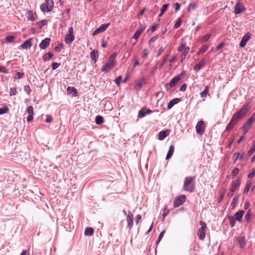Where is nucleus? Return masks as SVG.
Here are the masks:
<instances>
[{
    "instance_id": "nucleus-2",
    "label": "nucleus",
    "mask_w": 255,
    "mask_h": 255,
    "mask_svg": "<svg viewBox=\"0 0 255 255\" xmlns=\"http://www.w3.org/2000/svg\"><path fill=\"white\" fill-rule=\"evenodd\" d=\"M195 188V177L192 176L186 177L184 180L183 189L185 191L192 192Z\"/></svg>"
},
{
    "instance_id": "nucleus-8",
    "label": "nucleus",
    "mask_w": 255,
    "mask_h": 255,
    "mask_svg": "<svg viewBox=\"0 0 255 255\" xmlns=\"http://www.w3.org/2000/svg\"><path fill=\"white\" fill-rule=\"evenodd\" d=\"M186 200V196L184 195L180 196L176 198L174 201V206L175 208L178 207L182 205Z\"/></svg>"
},
{
    "instance_id": "nucleus-45",
    "label": "nucleus",
    "mask_w": 255,
    "mask_h": 255,
    "mask_svg": "<svg viewBox=\"0 0 255 255\" xmlns=\"http://www.w3.org/2000/svg\"><path fill=\"white\" fill-rule=\"evenodd\" d=\"M181 19L180 18H178V19L177 20V21L176 22L174 25V28L175 29L178 28L181 25Z\"/></svg>"
},
{
    "instance_id": "nucleus-56",
    "label": "nucleus",
    "mask_w": 255,
    "mask_h": 255,
    "mask_svg": "<svg viewBox=\"0 0 255 255\" xmlns=\"http://www.w3.org/2000/svg\"><path fill=\"white\" fill-rule=\"evenodd\" d=\"M122 77L121 76H120L117 79H115L114 80L115 83L118 85V86L120 85L121 81L122 80Z\"/></svg>"
},
{
    "instance_id": "nucleus-37",
    "label": "nucleus",
    "mask_w": 255,
    "mask_h": 255,
    "mask_svg": "<svg viewBox=\"0 0 255 255\" xmlns=\"http://www.w3.org/2000/svg\"><path fill=\"white\" fill-rule=\"evenodd\" d=\"M145 108H143L139 111L138 117L139 118H142L144 117L145 116Z\"/></svg>"
},
{
    "instance_id": "nucleus-46",
    "label": "nucleus",
    "mask_w": 255,
    "mask_h": 255,
    "mask_svg": "<svg viewBox=\"0 0 255 255\" xmlns=\"http://www.w3.org/2000/svg\"><path fill=\"white\" fill-rule=\"evenodd\" d=\"M8 111V108L7 107L0 108V115L7 113Z\"/></svg>"
},
{
    "instance_id": "nucleus-63",
    "label": "nucleus",
    "mask_w": 255,
    "mask_h": 255,
    "mask_svg": "<svg viewBox=\"0 0 255 255\" xmlns=\"http://www.w3.org/2000/svg\"><path fill=\"white\" fill-rule=\"evenodd\" d=\"M186 89V84H184L183 85H182L180 87V91L183 92V91H185Z\"/></svg>"
},
{
    "instance_id": "nucleus-16",
    "label": "nucleus",
    "mask_w": 255,
    "mask_h": 255,
    "mask_svg": "<svg viewBox=\"0 0 255 255\" xmlns=\"http://www.w3.org/2000/svg\"><path fill=\"white\" fill-rule=\"evenodd\" d=\"M145 26L142 25H141L140 27H138L137 29L134 34L133 38H134L135 39H137L140 36V34L145 29Z\"/></svg>"
},
{
    "instance_id": "nucleus-41",
    "label": "nucleus",
    "mask_w": 255,
    "mask_h": 255,
    "mask_svg": "<svg viewBox=\"0 0 255 255\" xmlns=\"http://www.w3.org/2000/svg\"><path fill=\"white\" fill-rule=\"evenodd\" d=\"M251 216L252 213L251 210H250L245 217V219L248 223H249L250 221Z\"/></svg>"
},
{
    "instance_id": "nucleus-10",
    "label": "nucleus",
    "mask_w": 255,
    "mask_h": 255,
    "mask_svg": "<svg viewBox=\"0 0 255 255\" xmlns=\"http://www.w3.org/2000/svg\"><path fill=\"white\" fill-rule=\"evenodd\" d=\"M110 25V23L102 24L98 28L96 29L93 33V35H96L99 33L105 31Z\"/></svg>"
},
{
    "instance_id": "nucleus-22",
    "label": "nucleus",
    "mask_w": 255,
    "mask_h": 255,
    "mask_svg": "<svg viewBox=\"0 0 255 255\" xmlns=\"http://www.w3.org/2000/svg\"><path fill=\"white\" fill-rule=\"evenodd\" d=\"M205 64V60L204 59H203L200 63L198 64H196L194 67V69L195 71H198L201 68H202L204 65Z\"/></svg>"
},
{
    "instance_id": "nucleus-54",
    "label": "nucleus",
    "mask_w": 255,
    "mask_h": 255,
    "mask_svg": "<svg viewBox=\"0 0 255 255\" xmlns=\"http://www.w3.org/2000/svg\"><path fill=\"white\" fill-rule=\"evenodd\" d=\"M14 37L13 36H8L5 38V40L7 42H11L13 41Z\"/></svg>"
},
{
    "instance_id": "nucleus-17",
    "label": "nucleus",
    "mask_w": 255,
    "mask_h": 255,
    "mask_svg": "<svg viewBox=\"0 0 255 255\" xmlns=\"http://www.w3.org/2000/svg\"><path fill=\"white\" fill-rule=\"evenodd\" d=\"M252 124L250 123L248 121L243 125L242 127V130L243 131L244 134H246L251 128Z\"/></svg>"
},
{
    "instance_id": "nucleus-5",
    "label": "nucleus",
    "mask_w": 255,
    "mask_h": 255,
    "mask_svg": "<svg viewBox=\"0 0 255 255\" xmlns=\"http://www.w3.org/2000/svg\"><path fill=\"white\" fill-rule=\"evenodd\" d=\"M201 227L198 229L197 235L200 240H203L205 237V231L207 226L205 222L201 221L199 222Z\"/></svg>"
},
{
    "instance_id": "nucleus-6",
    "label": "nucleus",
    "mask_w": 255,
    "mask_h": 255,
    "mask_svg": "<svg viewBox=\"0 0 255 255\" xmlns=\"http://www.w3.org/2000/svg\"><path fill=\"white\" fill-rule=\"evenodd\" d=\"M181 79V76H176L174 77L170 82L169 83H167L165 85V88L167 90H170L172 87H174L177 82L180 81Z\"/></svg>"
},
{
    "instance_id": "nucleus-13",
    "label": "nucleus",
    "mask_w": 255,
    "mask_h": 255,
    "mask_svg": "<svg viewBox=\"0 0 255 255\" xmlns=\"http://www.w3.org/2000/svg\"><path fill=\"white\" fill-rule=\"evenodd\" d=\"M241 184V181L240 179H238L236 181H233L231 187V192L234 193L236 189L240 186Z\"/></svg>"
},
{
    "instance_id": "nucleus-28",
    "label": "nucleus",
    "mask_w": 255,
    "mask_h": 255,
    "mask_svg": "<svg viewBox=\"0 0 255 255\" xmlns=\"http://www.w3.org/2000/svg\"><path fill=\"white\" fill-rule=\"evenodd\" d=\"M237 241L239 244L240 248H243L245 245V241L244 238L241 237H239L237 239Z\"/></svg>"
},
{
    "instance_id": "nucleus-25",
    "label": "nucleus",
    "mask_w": 255,
    "mask_h": 255,
    "mask_svg": "<svg viewBox=\"0 0 255 255\" xmlns=\"http://www.w3.org/2000/svg\"><path fill=\"white\" fill-rule=\"evenodd\" d=\"M90 56L91 59L96 62L98 57V51L96 50H93L91 52Z\"/></svg>"
},
{
    "instance_id": "nucleus-30",
    "label": "nucleus",
    "mask_w": 255,
    "mask_h": 255,
    "mask_svg": "<svg viewBox=\"0 0 255 255\" xmlns=\"http://www.w3.org/2000/svg\"><path fill=\"white\" fill-rule=\"evenodd\" d=\"M189 47H186L183 51V52L181 54V62H182L183 60L184 59H185V57L186 56L187 54L189 53Z\"/></svg>"
},
{
    "instance_id": "nucleus-48",
    "label": "nucleus",
    "mask_w": 255,
    "mask_h": 255,
    "mask_svg": "<svg viewBox=\"0 0 255 255\" xmlns=\"http://www.w3.org/2000/svg\"><path fill=\"white\" fill-rule=\"evenodd\" d=\"M239 169L238 168H235L233 169V170L232 171V175L233 177H235L239 173Z\"/></svg>"
},
{
    "instance_id": "nucleus-19",
    "label": "nucleus",
    "mask_w": 255,
    "mask_h": 255,
    "mask_svg": "<svg viewBox=\"0 0 255 255\" xmlns=\"http://www.w3.org/2000/svg\"><path fill=\"white\" fill-rule=\"evenodd\" d=\"M68 94H72V97H76L77 96V91L74 87H68L67 89Z\"/></svg>"
},
{
    "instance_id": "nucleus-3",
    "label": "nucleus",
    "mask_w": 255,
    "mask_h": 255,
    "mask_svg": "<svg viewBox=\"0 0 255 255\" xmlns=\"http://www.w3.org/2000/svg\"><path fill=\"white\" fill-rule=\"evenodd\" d=\"M117 56L116 53L112 54L108 61V62L102 66V70L104 72H109L111 69H112L116 64V61H115V58Z\"/></svg>"
},
{
    "instance_id": "nucleus-64",
    "label": "nucleus",
    "mask_w": 255,
    "mask_h": 255,
    "mask_svg": "<svg viewBox=\"0 0 255 255\" xmlns=\"http://www.w3.org/2000/svg\"><path fill=\"white\" fill-rule=\"evenodd\" d=\"M255 170H254V171L253 172H252L249 174L248 178H253L254 176H255Z\"/></svg>"
},
{
    "instance_id": "nucleus-26",
    "label": "nucleus",
    "mask_w": 255,
    "mask_h": 255,
    "mask_svg": "<svg viewBox=\"0 0 255 255\" xmlns=\"http://www.w3.org/2000/svg\"><path fill=\"white\" fill-rule=\"evenodd\" d=\"M244 154L240 155V153H239V152L235 153L233 155V158L234 160V162L238 159L243 160L244 159Z\"/></svg>"
},
{
    "instance_id": "nucleus-31",
    "label": "nucleus",
    "mask_w": 255,
    "mask_h": 255,
    "mask_svg": "<svg viewBox=\"0 0 255 255\" xmlns=\"http://www.w3.org/2000/svg\"><path fill=\"white\" fill-rule=\"evenodd\" d=\"M209 48V45H203L202 47L200 49L199 51H198V54H202V53H204V52H205L207 49H208Z\"/></svg>"
},
{
    "instance_id": "nucleus-9",
    "label": "nucleus",
    "mask_w": 255,
    "mask_h": 255,
    "mask_svg": "<svg viewBox=\"0 0 255 255\" xmlns=\"http://www.w3.org/2000/svg\"><path fill=\"white\" fill-rule=\"evenodd\" d=\"M245 10L246 8L244 7L243 4L238 2L235 5L234 12L235 14H238Z\"/></svg>"
},
{
    "instance_id": "nucleus-32",
    "label": "nucleus",
    "mask_w": 255,
    "mask_h": 255,
    "mask_svg": "<svg viewBox=\"0 0 255 255\" xmlns=\"http://www.w3.org/2000/svg\"><path fill=\"white\" fill-rule=\"evenodd\" d=\"M95 122L97 124L100 125L104 123L103 118L100 116H98L96 117Z\"/></svg>"
},
{
    "instance_id": "nucleus-38",
    "label": "nucleus",
    "mask_w": 255,
    "mask_h": 255,
    "mask_svg": "<svg viewBox=\"0 0 255 255\" xmlns=\"http://www.w3.org/2000/svg\"><path fill=\"white\" fill-rule=\"evenodd\" d=\"M197 6V4L196 3H190L189 4V5H188V11L189 12L194 10Z\"/></svg>"
},
{
    "instance_id": "nucleus-23",
    "label": "nucleus",
    "mask_w": 255,
    "mask_h": 255,
    "mask_svg": "<svg viewBox=\"0 0 255 255\" xmlns=\"http://www.w3.org/2000/svg\"><path fill=\"white\" fill-rule=\"evenodd\" d=\"M180 101L178 98H175L170 101L167 105L168 109H170L174 105L177 104Z\"/></svg>"
},
{
    "instance_id": "nucleus-11",
    "label": "nucleus",
    "mask_w": 255,
    "mask_h": 255,
    "mask_svg": "<svg viewBox=\"0 0 255 255\" xmlns=\"http://www.w3.org/2000/svg\"><path fill=\"white\" fill-rule=\"evenodd\" d=\"M251 33L250 32L247 33L243 36V37L240 42V46L242 48L246 46L247 42L249 40V39L251 38Z\"/></svg>"
},
{
    "instance_id": "nucleus-61",
    "label": "nucleus",
    "mask_w": 255,
    "mask_h": 255,
    "mask_svg": "<svg viewBox=\"0 0 255 255\" xmlns=\"http://www.w3.org/2000/svg\"><path fill=\"white\" fill-rule=\"evenodd\" d=\"M224 46V43H221L220 44H219L216 47V51H218L220 49L222 48L223 47V46Z\"/></svg>"
},
{
    "instance_id": "nucleus-49",
    "label": "nucleus",
    "mask_w": 255,
    "mask_h": 255,
    "mask_svg": "<svg viewBox=\"0 0 255 255\" xmlns=\"http://www.w3.org/2000/svg\"><path fill=\"white\" fill-rule=\"evenodd\" d=\"M24 91L27 94V95H29L31 92V89L28 85H26L24 86Z\"/></svg>"
},
{
    "instance_id": "nucleus-34",
    "label": "nucleus",
    "mask_w": 255,
    "mask_h": 255,
    "mask_svg": "<svg viewBox=\"0 0 255 255\" xmlns=\"http://www.w3.org/2000/svg\"><path fill=\"white\" fill-rule=\"evenodd\" d=\"M53 55L52 52H48L43 55L42 59L43 60H46L47 58L51 59L53 57Z\"/></svg>"
},
{
    "instance_id": "nucleus-21",
    "label": "nucleus",
    "mask_w": 255,
    "mask_h": 255,
    "mask_svg": "<svg viewBox=\"0 0 255 255\" xmlns=\"http://www.w3.org/2000/svg\"><path fill=\"white\" fill-rule=\"evenodd\" d=\"M74 40V36L73 34H67L65 38V42L67 44L71 43Z\"/></svg>"
},
{
    "instance_id": "nucleus-15",
    "label": "nucleus",
    "mask_w": 255,
    "mask_h": 255,
    "mask_svg": "<svg viewBox=\"0 0 255 255\" xmlns=\"http://www.w3.org/2000/svg\"><path fill=\"white\" fill-rule=\"evenodd\" d=\"M170 132V129H166L165 130L161 131L159 133L158 139L160 140H163L165 137L168 136Z\"/></svg>"
},
{
    "instance_id": "nucleus-33",
    "label": "nucleus",
    "mask_w": 255,
    "mask_h": 255,
    "mask_svg": "<svg viewBox=\"0 0 255 255\" xmlns=\"http://www.w3.org/2000/svg\"><path fill=\"white\" fill-rule=\"evenodd\" d=\"M47 24V21L45 19L42 20L40 21H39L37 23V25L39 28H42L43 26H44V25H46Z\"/></svg>"
},
{
    "instance_id": "nucleus-60",
    "label": "nucleus",
    "mask_w": 255,
    "mask_h": 255,
    "mask_svg": "<svg viewBox=\"0 0 255 255\" xmlns=\"http://www.w3.org/2000/svg\"><path fill=\"white\" fill-rule=\"evenodd\" d=\"M169 213V211L167 209H164L162 214V217L164 218Z\"/></svg>"
},
{
    "instance_id": "nucleus-36",
    "label": "nucleus",
    "mask_w": 255,
    "mask_h": 255,
    "mask_svg": "<svg viewBox=\"0 0 255 255\" xmlns=\"http://www.w3.org/2000/svg\"><path fill=\"white\" fill-rule=\"evenodd\" d=\"M228 219L229 220L230 225L231 227H234L235 224V222H236V220L235 219V217H232V216H229L228 217Z\"/></svg>"
},
{
    "instance_id": "nucleus-29",
    "label": "nucleus",
    "mask_w": 255,
    "mask_h": 255,
    "mask_svg": "<svg viewBox=\"0 0 255 255\" xmlns=\"http://www.w3.org/2000/svg\"><path fill=\"white\" fill-rule=\"evenodd\" d=\"M94 234V229L92 228H87L85 231L86 236H91Z\"/></svg>"
},
{
    "instance_id": "nucleus-57",
    "label": "nucleus",
    "mask_w": 255,
    "mask_h": 255,
    "mask_svg": "<svg viewBox=\"0 0 255 255\" xmlns=\"http://www.w3.org/2000/svg\"><path fill=\"white\" fill-rule=\"evenodd\" d=\"M0 72L4 73H7L8 70L6 69L4 67L0 66Z\"/></svg>"
},
{
    "instance_id": "nucleus-59",
    "label": "nucleus",
    "mask_w": 255,
    "mask_h": 255,
    "mask_svg": "<svg viewBox=\"0 0 255 255\" xmlns=\"http://www.w3.org/2000/svg\"><path fill=\"white\" fill-rule=\"evenodd\" d=\"M164 233H165V231H162V232L160 234V235H159V237H158V239L157 241H156V242H157V243H159V242L161 241V239L162 238V237H163V235H164Z\"/></svg>"
},
{
    "instance_id": "nucleus-62",
    "label": "nucleus",
    "mask_w": 255,
    "mask_h": 255,
    "mask_svg": "<svg viewBox=\"0 0 255 255\" xmlns=\"http://www.w3.org/2000/svg\"><path fill=\"white\" fill-rule=\"evenodd\" d=\"M157 38V36H153L150 39L149 41V43L150 44L151 43L154 42Z\"/></svg>"
},
{
    "instance_id": "nucleus-18",
    "label": "nucleus",
    "mask_w": 255,
    "mask_h": 255,
    "mask_svg": "<svg viewBox=\"0 0 255 255\" xmlns=\"http://www.w3.org/2000/svg\"><path fill=\"white\" fill-rule=\"evenodd\" d=\"M244 214V211L243 210L237 212L233 216L235 219L240 222H242V219Z\"/></svg>"
},
{
    "instance_id": "nucleus-39",
    "label": "nucleus",
    "mask_w": 255,
    "mask_h": 255,
    "mask_svg": "<svg viewBox=\"0 0 255 255\" xmlns=\"http://www.w3.org/2000/svg\"><path fill=\"white\" fill-rule=\"evenodd\" d=\"M24 76V73H20L19 72H16L14 76V79H21Z\"/></svg>"
},
{
    "instance_id": "nucleus-47",
    "label": "nucleus",
    "mask_w": 255,
    "mask_h": 255,
    "mask_svg": "<svg viewBox=\"0 0 255 255\" xmlns=\"http://www.w3.org/2000/svg\"><path fill=\"white\" fill-rule=\"evenodd\" d=\"M255 151V143L253 144L251 148L248 152L249 156H251Z\"/></svg>"
},
{
    "instance_id": "nucleus-14",
    "label": "nucleus",
    "mask_w": 255,
    "mask_h": 255,
    "mask_svg": "<svg viewBox=\"0 0 255 255\" xmlns=\"http://www.w3.org/2000/svg\"><path fill=\"white\" fill-rule=\"evenodd\" d=\"M50 39L49 38H45L44 39H43L40 44H39V46L41 49H46L50 44Z\"/></svg>"
},
{
    "instance_id": "nucleus-55",
    "label": "nucleus",
    "mask_w": 255,
    "mask_h": 255,
    "mask_svg": "<svg viewBox=\"0 0 255 255\" xmlns=\"http://www.w3.org/2000/svg\"><path fill=\"white\" fill-rule=\"evenodd\" d=\"M53 119L52 117L50 115L46 116V119L45 120V122L46 123H51L52 122Z\"/></svg>"
},
{
    "instance_id": "nucleus-50",
    "label": "nucleus",
    "mask_w": 255,
    "mask_h": 255,
    "mask_svg": "<svg viewBox=\"0 0 255 255\" xmlns=\"http://www.w3.org/2000/svg\"><path fill=\"white\" fill-rule=\"evenodd\" d=\"M169 4H163L161 8V12H162V13H164L165 11L167 10V9L168 8V6H169Z\"/></svg>"
},
{
    "instance_id": "nucleus-51",
    "label": "nucleus",
    "mask_w": 255,
    "mask_h": 255,
    "mask_svg": "<svg viewBox=\"0 0 255 255\" xmlns=\"http://www.w3.org/2000/svg\"><path fill=\"white\" fill-rule=\"evenodd\" d=\"M148 51L147 49H145L143 50V52H142V58H145L148 55Z\"/></svg>"
},
{
    "instance_id": "nucleus-1",
    "label": "nucleus",
    "mask_w": 255,
    "mask_h": 255,
    "mask_svg": "<svg viewBox=\"0 0 255 255\" xmlns=\"http://www.w3.org/2000/svg\"><path fill=\"white\" fill-rule=\"evenodd\" d=\"M249 110V104L244 105L239 111H237L233 115L229 124L226 127V130L228 131L231 130L238 122L244 118Z\"/></svg>"
},
{
    "instance_id": "nucleus-4",
    "label": "nucleus",
    "mask_w": 255,
    "mask_h": 255,
    "mask_svg": "<svg viewBox=\"0 0 255 255\" xmlns=\"http://www.w3.org/2000/svg\"><path fill=\"white\" fill-rule=\"evenodd\" d=\"M53 0H45V2L40 5V9L43 12L51 11L53 9Z\"/></svg>"
},
{
    "instance_id": "nucleus-20",
    "label": "nucleus",
    "mask_w": 255,
    "mask_h": 255,
    "mask_svg": "<svg viewBox=\"0 0 255 255\" xmlns=\"http://www.w3.org/2000/svg\"><path fill=\"white\" fill-rule=\"evenodd\" d=\"M31 41V38L25 41L22 44H21L20 45L21 48L22 49H25L29 48L32 45Z\"/></svg>"
},
{
    "instance_id": "nucleus-44",
    "label": "nucleus",
    "mask_w": 255,
    "mask_h": 255,
    "mask_svg": "<svg viewBox=\"0 0 255 255\" xmlns=\"http://www.w3.org/2000/svg\"><path fill=\"white\" fill-rule=\"evenodd\" d=\"M17 93L16 88L15 87L11 88L10 89L9 95L10 96H14L16 95Z\"/></svg>"
},
{
    "instance_id": "nucleus-35",
    "label": "nucleus",
    "mask_w": 255,
    "mask_h": 255,
    "mask_svg": "<svg viewBox=\"0 0 255 255\" xmlns=\"http://www.w3.org/2000/svg\"><path fill=\"white\" fill-rule=\"evenodd\" d=\"M167 59H168V55H166L163 58V59H162V61H161V62L160 63H158V65H159L158 68L159 69H161L163 66V65L165 64V63L167 62Z\"/></svg>"
},
{
    "instance_id": "nucleus-27",
    "label": "nucleus",
    "mask_w": 255,
    "mask_h": 255,
    "mask_svg": "<svg viewBox=\"0 0 255 255\" xmlns=\"http://www.w3.org/2000/svg\"><path fill=\"white\" fill-rule=\"evenodd\" d=\"M27 18L28 20H30L32 21H34L35 20V18L34 16V14H33L32 11L29 10L27 12Z\"/></svg>"
},
{
    "instance_id": "nucleus-43",
    "label": "nucleus",
    "mask_w": 255,
    "mask_h": 255,
    "mask_svg": "<svg viewBox=\"0 0 255 255\" xmlns=\"http://www.w3.org/2000/svg\"><path fill=\"white\" fill-rule=\"evenodd\" d=\"M27 114L29 115H33L34 112H33V108L32 106H29L28 107L26 111Z\"/></svg>"
},
{
    "instance_id": "nucleus-12",
    "label": "nucleus",
    "mask_w": 255,
    "mask_h": 255,
    "mask_svg": "<svg viewBox=\"0 0 255 255\" xmlns=\"http://www.w3.org/2000/svg\"><path fill=\"white\" fill-rule=\"evenodd\" d=\"M133 214L130 212H128V215L127 216V221L128 223V227L129 228V230L131 229L132 227L133 223Z\"/></svg>"
},
{
    "instance_id": "nucleus-24",
    "label": "nucleus",
    "mask_w": 255,
    "mask_h": 255,
    "mask_svg": "<svg viewBox=\"0 0 255 255\" xmlns=\"http://www.w3.org/2000/svg\"><path fill=\"white\" fill-rule=\"evenodd\" d=\"M174 151V147L173 145H170L169 150L166 155V159H169L173 155V153Z\"/></svg>"
},
{
    "instance_id": "nucleus-42",
    "label": "nucleus",
    "mask_w": 255,
    "mask_h": 255,
    "mask_svg": "<svg viewBox=\"0 0 255 255\" xmlns=\"http://www.w3.org/2000/svg\"><path fill=\"white\" fill-rule=\"evenodd\" d=\"M211 36V35L210 34L205 35L202 37L201 39V41L202 42H205L207 41L210 38Z\"/></svg>"
},
{
    "instance_id": "nucleus-40",
    "label": "nucleus",
    "mask_w": 255,
    "mask_h": 255,
    "mask_svg": "<svg viewBox=\"0 0 255 255\" xmlns=\"http://www.w3.org/2000/svg\"><path fill=\"white\" fill-rule=\"evenodd\" d=\"M208 90H209V88L208 86H206L204 89V90L203 91H202L201 93H200V95H201V97H202V98H205L207 96V93L208 92Z\"/></svg>"
},
{
    "instance_id": "nucleus-7",
    "label": "nucleus",
    "mask_w": 255,
    "mask_h": 255,
    "mask_svg": "<svg viewBox=\"0 0 255 255\" xmlns=\"http://www.w3.org/2000/svg\"><path fill=\"white\" fill-rule=\"evenodd\" d=\"M205 128L204 122L203 121H201L198 122L196 126V131L197 133L202 135L204 132Z\"/></svg>"
},
{
    "instance_id": "nucleus-53",
    "label": "nucleus",
    "mask_w": 255,
    "mask_h": 255,
    "mask_svg": "<svg viewBox=\"0 0 255 255\" xmlns=\"http://www.w3.org/2000/svg\"><path fill=\"white\" fill-rule=\"evenodd\" d=\"M251 183H248L246 187L244 189V193L248 194V193L249 191V189L251 187Z\"/></svg>"
},
{
    "instance_id": "nucleus-58",
    "label": "nucleus",
    "mask_w": 255,
    "mask_h": 255,
    "mask_svg": "<svg viewBox=\"0 0 255 255\" xmlns=\"http://www.w3.org/2000/svg\"><path fill=\"white\" fill-rule=\"evenodd\" d=\"M59 65H60V64L59 63H53L52 64V69L53 70H55L59 66Z\"/></svg>"
},
{
    "instance_id": "nucleus-52",
    "label": "nucleus",
    "mask_w": 255,
    "mask_h": 255,
    "mask_svg": "<svg viewBox=\"0 0 255 255\" xmlns=\"http://www.w3.org/2000/svg\"><path fill=\"white\" fill-rule=\"evenodd\" d=\"M187 47H185V43H182L181 45L178 47V50L179 52L183 51Z\"/></svg>"
}]
</instances>
